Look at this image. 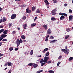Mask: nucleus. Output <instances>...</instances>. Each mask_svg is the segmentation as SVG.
Returning a JSON list of instances; mask_svg holds the SVG:
<instances>
[{
	"label": "nucleus",
	"mask_w": 73,
	"mask_h": 73,
	"mask_svg": "<svg viewBox=\"0 0 73 73\" xmlns=\"http://www.w3.org/2000/svg\"><path fill=\"white\" fill-rule=\"evenodd\" d=\"M69 37V35H68L66 36L65 37V39H67V38H68Z\"/></svg>",
	"instance_id": "nucleus-36"
},
{
	"label": "nucleus",
	"mask_w": 73,
	"mask_h": 73,
	"mask_svg": "<svg viewBox=\"0 0 73 73\" xmlns=\"http://www.w3.org/2000/svg\"><path fill=\"white\" fill-rule=\"evenodd\" d=\"M13 47H10L9 48V50L10 51H12V50H13Z\"/></svg>",
	"instance_id": "nucleus-33"
},
{
	"label": "nucleus",
	"mask_w": 73,
	"mask_h": 73,
	"mask_svg": "<svg viewBox=\"0 0 73 73\" xmlns=\"http://www.w3.org/2000/svg\"><path fill=\"white\" fill-rule=\"evenodd\" d=\"M19 40L20 39H18L17 40V41L15 43L16 44H17V47H18L19 45H20V43L19 42Z\"/></svg>",
	"instance_id": "nucleus-4"
},
{
	"label": "nucleus",
	"mask_w": 73,
	"mask_h": 73,
	"mask_svg": "<svg viewBox=\"0 0 73 73\" xmlns=\"http://www.w3.org/2000/svg\"><path fill=\"white\" fill-rule=\"evenodd\" d=\"M3 22V21H2V19H0V23H2Z\"/></svg>",
	"instance_id": "nucleus-51"
},
{
	"label": "nucleus",
	"mask_w": 73,
	"mask_h": 73,
	"mask_svg": "<svg viewBox=\"0 0 73 73\" xmlns=\"http://www.w3.org/2000/svg\"><path fill=\"white\" fill-rule=\"evenodd\" d=\"M45 64V63H43V62L41 64V66H44V65Z\"/></svg>",
	"instance_id": "nucleus-35"
},
{
	"label": "nucleus",
	"mask_w": 73,
	"mask_h": 73,
	"mask_svg": "<svg viewBox=\"0 0 73 73\" xmlns=\"http://www.w3.org/2000/svg\"><path fill=\"white\" fill-rule=\"evenodd\" d=\"M17 29H18V31H20V28H17Z\"/></svg>",
	"instance_id": "nucleus-61"
},
{
	"label": "nucleus",
	"mask_w": 73,
	"mask_h": 73,
	"mask_svg": "<svg viewBox=\"0 0 73 73\" xmlns=\"http://www.w3.org/2000/svg\"><path fill=\"white\" fill-rule=\"evenodd\" d=\"M2 45V42H0V46H1Z\"/></svg>",
	"instance_id": "nucleus-62"
},
{
	"label": "nucleus",
	"mask_w": 73,
	"mask_h": 73,
	"mask_svg": "<svg viewBox=\"0 0 73 73\" xmlns=\"http://www.w3.org/2000/svg\"><path fill=\"white\" fill-rule=\"evenodd\" d=\"M64 7H66V6H67L68 5V4L65 3V4H64Z\"/></svg>",
	"instance_id": "nucleus-48"
},
{
	"label": "nucleus",
	"mask_w": 73,
	"mask_h": 73,
	"mask_svg": "<svg viewBox=\"0 0 73 73\" xmlns=\"http://www.w3.org/2000/svg\"><path fill=\"white\" fill-rule=\"evenodd\" d=\"M3 38H2V37H0V41H1V40H3Z\"/></svg>",
	"instance_id": "nucleus-52"
},
{
	"label": "nucleus",
	"mask_w": 73,
	"mask_h": 73,
	"mask_svg": "<svg viewBox=\"0 0 73 73\" xmlns=\"http://www.w3.org/2000/svg\"><path fill=\"white\" fill-rule=\"evenodd\" d=\"M36 12L37 13H40V9H37L36 11Z\"/></svg>",
	"instance_id": "nucleus-19"
},
{
	"label": "nucleus",
	"mask_w": 73,
	"mask_h": 73,
	"mask_svg": "<svg viewBox=\"0 0 73 73\" xmlns=\"http://www.w3.org/2000/svg\"><path fill=\"white\" fill-rule=\"evenodd\" d=\"M7 35L6 34H2L1 35V37H2L3 38H4V37H7Z\"/></svg>",
	"instance_id": "nucleus-12"
},
{
	"label": "nucleus",
	"mask_w": 73,
	"mask_h": 73,
	"mask_svg": "<svg viewBox=\"0 0 73 73\" xmlns=\"http://www.w3.org/2000/svg\"><path fill=\"white\" fill-rule=\"evenodd\" d=\"M36 7H32V11H35L36 10Z\"/></svg>",
	"instance_id": "nucleus-21"
},
{
	"label": "nucleus",
	"mask_w": 73,
	"mask_h": 73,
	"mask_svg": "<svg viewBox=\"0 0 73 73\" xmlns=\"http://www.w3.org/2000/svg\"><path fill=\"white\" fill-rule=\"evenodd\" d=\"M57 41V40H51L50 42V43H52V42H55V41Z\"/></svg>",
	"instance_id": "nucleus-28"
},
{
	"label": "nucleus",
	"mask_w": 73,
	"mask_h": 73,
	"mask_svg": "<svg viewBox=\"0 0 73 73\" xmlns=\"http://www.w3.org/2000/svg\"><path fill=\"white\" fill-rule=\"evenodd\" d=\"M34 64V63H31L28 64V65H29V66H32Z\"/></svg>",
	"instance_id": "nucleus-24"
},
{
	"label": "nucleus",
	"mask_w": 73,
	"mask_h": 73,
	"mask_svg": "<svg viewBox=\"0 0 73 73\" xmlns=\"http://www.w3.org/2000/svg\"><path fill=\"white\" fill-rule=\"evenodd\" d=\"M19 42L20 43H23V40L22 39H20L19 40Z\"/></svg>",
	"instance_id": "nucleus-32"
},
{
	"label": "nucleus",
	"mask_w": 73,
	"mask_h": 73,
	"mask_svg": "<svg viewBox=\"0 0 73 73\" xmlns=\"http://www.w3.org/2000/svg\"><path fill=\"white\" fill-rule=\"evenodd\" d=\"M48 73H54V71H53L52 70H50L48 71Z\"/></svg>",
	"instance_id": "nucleus-23"
},
{
	"label": "nucleus",
	"mask_w": 73,
	"mask_h": 73,
	"mask_svg": "<svg viewBox=\"0 0 73 73\" xmlns=\"http://www.w3.org/2000/svg\"><path fill=\"white\" fill-rule=\"evenodd\" d=\"M60 62H58L57 64V66H59V65H60Z\"/></svg>",
	"instance_id": "nucleus-47"
},
{
	"label": "nucleus",
	"mask_w": 73,
	"mask_h": 73,
	"mask_svg": "<svg viewBox=\"0 0 73 73\" xmlns=\"http://www.w3.org/2000/svg\"><path fill=\"white\" fill-rule=\"evenodd\" d=\"M46 41H48V38H46V40H45Z\"/></svg>",
	"instance_id": "nucleus-60"
},
{
	"label": "nucleus",
	"mask_w": 73,
	"mask_h": 73,
	"mask_svg": "<svg viewBox=\"0 0 73 73\" xmlns=\"http://www.w3.org/2000/svg\"><path fill=\"white\" fill-rule=\"evenodd\" d=\"M69 61H72V60H73V57H71L69 58Z\"/></svg>",
	"instance_id": "nucleus-34"
},
{
	"label": "nucleus",
	"mask_w": 73,
	"mask_h": 73,
	"mask_svg": "<svg viewBox=\"0 0 73 73\" xmlns=\"http://www.w3.org/2000/svg\"><path fill=\"white\" fill-rule=\"evenodd\" d=\"M52 15H55L56 14V9H54L51 11Z\"/></svg>",
	"instance_id": "nucleus-3"
},
{
	"label": "nucleus",
	"mask_w": 73,
	"mask_h": 73,
	"mask_svg": "<svg viewBox=\"0 0 73 73\" xmlns=\"http://www.w3.org/2000/svg\"><path fill=\"white\" fill-rule=\"evenodd\" d=\"M49 52H47L45 56H49Z\"/></svg>",
	"instance_id": "nucleus-31"
},
{
	"label": "nucleus",
	"mask_w": 73,
	"mask_h": 73,
	"mask_svg": "<svg viewBox=\"0 0 73 73\" xmlns=\"http://www.w3.org/2000/svg\"><path fill=\"white\" fill-rule=\"evenodd\" d=\"M57 1L55 0L54 1V3H57Z\"/></svg>",
	"instance_id": "nucleus-53"
},
{
	"label": "nucleus",
	"mask_w": 73,
	"mask_h": 73,
	"mask_svg": "<svg viewBox=\"0 0 73 73\" xmlns=\"http://www.w3.org/2000/svg\"><path fill=\"white\" fill-rule=\"evenodd\" d=\"M7 64L8 66H11L13 65V64H12V63L10 62H7Z\"/></svg>",
	"instance_id": "nucleus-8"
},
{
	"label": "nucleus",
	"mask_w": 73,
	"mask_h": 73,
	"mask_svg": "<svg viewBox=\"0 0 73 73\" xmlns=\"http://www.w3.org/2000/svg\"><path fill=\"white\" fill-rule=\"evenodd\" d=\"M65 19V16L63 15L61 16L60 18V20H64Z\"/></svg>",
	"instance_id": "nucleus-9"
},
{
	"label": "nucleus",
	"mask_w": 73,
	"mask_h": 73,
	"mask_svg": "<svg viewBox=\"0 0 73 73\" xmlns=\"http://www.w3.org/2000/svg\"><path fill=\"white\" fill-rule=\"evenodd\" d=\"M72 18H73V15H70L69 16V21H72Z\"/></svg>",
	"instance_id": "nucleus-13"
},
{
	"label": "nucleus",
	"mask_w": 73,
	"mask_h": 73,
	"mask_svg": "<svg viewBox=\"0 0 73 73\" xmlns=\"http://www.w3.org/2000/svg\"><path fill=\"white\" fill-rule=\"evenodd\" d=\"M37 66H38V65L36 64H33V67L34 68H36V67H37Z\"/></svg>",
	"instance_id": "nucleus-18"
},
{
	"label": "nucleus",
	"mask_w": 73,
	"mask_h": 73,
	"mask_svg": "<svg viewBox=\"0 0 73 73\" xmlns=\"http://www.w3.org/2000/svg\"><path fill=\"white\" fill-rule=\"evenodd\" d=\"M49 37V35H48L46 37V38H48Z\"/></svg>",
	"instance_id": "nucleus-57"
},
{
	"label": "nucleus",
	"mask_w": 73,
	"mask_h": 73,
	"mask_svg": "<svg viewBox=\"0 0 73 73\" xmlns=\"http://www.w3.org/2000/svg\"><path fill=\"white\" fill-rule=\"evenodd\" d=\"M62 57V56H60L59 57L58 59H60Z\"/></svg>",
	"instance_id": "nucleus-49"
},
{
	"label": "nucleus",
	"mask_w": 73,
	"mask_h": 73,
	"mask_svg": "<svg viewBox=\"0 0 73 73\" xmlns=\"http://www.w3.org/2000/svg\"><path fill=\"white\" fill-rule=\"evenodd\" d=\"M43 72V70H39L36 72V73H41V72Z\"/></svg>",
	"instance_id": "nucleus-26"
},
{
	"label": "nucleus",
	"mask_w": 73,
	"mask_h": 73,
	"mask_svg": "<svg viewBox=\"0 0 73 73\" xmlns=\"http://www.w3.org/2000/svg\"><path fill=\"white\" fill-rule=\"evenodd\" d=\"M26 19V17H25V16H23L22 18V19L23 20H25Z\"/></svg>",
	"instance_id": "nucleus-44"
},
{
	"label": "nucleus",
	"mask_w": 73,
	"mask_h": 73,
	"mask_svg": "<svg viewBox=\"0 0 73 73\" xmlns=\"http://www.w3.org/2000/svg\"><path fill=\"white\" fill-rule=\"evenodd\" d=\"M8 73H11V70L9 71Z\"/></svg>",
	"instance_id": "nucleus-63"
},
{
	"label": "nucleus",
	"mask_w": 73,
	"mask_h": 73,
	"mask_svg": "<svg viewBox=\"0 0 73 73\" xmlns=\"http://www.w3.org/2000/svg\"><path fill=\"white\" fill-rule=\"evenodd\" d=\"M2 22H5V21H6V19H5V17H3V18L2 19Z\"/></svg>",
	"instance_id": "nucleus-22"
},
{
	"label": "nucleus",
	"mask_w": 73,
	"mask_h": 73,
	"mask_svg": "<svg viewBox=\"0 0 73 73\" xmlns=\"http://www.w3.org/2000/svg\"><path fill=\"white\" fill-rule=\"evenodd\" d=\"M46 63L47 64H50V63H52V62L50 60H49L48 62V61H47V63Z\"/></svg>",
	"instance_id": "nucleus-42"
},
{
	"label": "nucleus",
	"mask_w": 73,
	"mask_h": 73,
	"mask_svg": "<svg viewBox=\"0 0 73 73\" xmlns=\"http://www.w3.org/2000/svg\"><path fill=\"white\" fill-rule=\"evenodd\" d=\"M7 41V40L6 39H3L2 40V41Z\"/></svg>",
	"instance_id": "nucleus-41"
},
{
	"label": "nucleus",
	"mask_w": 73,
	"mask_h": 73,
	"mask_svg": "<svg viewBox=\"0 0 73 73\" xmlns=\"http://www.w3.org/2000/svg\"><path fill=\"white\" fill-rule=\"evenodd\" d=\"M22 5L23 7H27V5Z\"/></svg>",
	"instance_id": "nucleus-55"
},
{
	"label": "nucleus",
	"mask_w": 73,
	"mask_h": 73,
	"mask_svg": "<svg viewBox=\"0 0 73 73\" xmlns=\"http://www.w3.org/2000/svg\"><path fill=\"white\" fill-rule=\"evenodd\" d=\"M3 10V8H1V7H0V12Z\"/></svg>",
	"instance_id": "nucleus-58"
},
{
	"label": "nucleus",
	"mask_w": 73,
	"mask_h": 73,
	"mask_svg": "<svg viewBox=\"0 0 73 73\" xmlns=\"http://www.w3.org/2000/svg\"><path fill=\"white\" fill-rule=\"evenodd\" d=\"M16 33V31H13L12 32V35H15Z\"/></svg>",
	"instance_id": "nucleus-29"
},
{
	"label": "nucleus",
	"mask_w": 73,
	"mask_h": 73,
	"mask_svg": "<svg viewBox=\"0 0 73 73\" xmlns=\"http://www.w3.org/2000/svg\"><path fill=\"white\" fill-rule=\"evenodd\" d=\"M21 38H22V39H25L26 38L25 36L22 35L21 36Z\"/></svg>",
	"instance_id": "nucleus-20"
},
{
	"label": "nucleus",
	"mask_w": 73,
	"mask_h": 73,
	"mask_svg": "<svg viewBox=\"0 0 73 73\" xmlns=\"http://www.w3.org/2000/svg\"><path fill=\"white\" fill-rule=\"evenodd\" d=\"M3 31H4V29H1L0 30V33L1 34V33H2L3 32Z\"/></svg>",
	"instance_id": "nucleus-30"
},
{
	"label": "nucleus",
	"mask_w": 73,
	"mask_h": 73,
	"mask_svg": "<svg viewBox=\"0 0 73 73\" xmlns=\"http://www.w3.org/2000/svg\"><path fill=\"white\" fill-rule=\"evenodd\" d=\"M53 38H54V37L53 36H50V39L51 40H53Z\"/></svg>",
	"instance_id": "nucleus-45"
},
{
	"label": "nucleus",
	"mask_w": 73,
	"mask_h": 73,
	"mask_svg": "<svg viewBox=\"0 0 73 73\" xmlns=\"http://www.w3.org/2000/svg\"><path fill=\"white\" fill-rule=\"evenodd\" d=\"M23 28L24 29H26L27 27V25L26 24H25V25L23 26Z\"/></svg>",
	"instance_id": "nucleus-17"
},
{
	"label": "nucleus",
	"mask_w": 73,
	"mask_h": 73,
	"mask_svg": "<svg viewBox=\"0 0 73 73\" xmlns=\"http://www.w3.org/2000/svg\"><path fill=\"white\" fill-rule=\"evenodd\" d=\"M37 17H36L35 19H34V21H35V20H36V19H37Z\"/></svg>",
	"instance_id": "nucleus-54"
},
{
	"label": "nucleus",
	"mask_w": 73,
	"mask_h": 73,
	"mask_svg": "<svg viewBox=\"0 0 73 73\" xmlns=\"http://www.w3.org/2000/svg\"><path fill=\"white\" fill-rule=\"evenodd\" d=\"M8 30H6L5 31H4L3 32V33L4 34H7V33H8Z\"/></svg>",
	"instance_id": "nucleus-15"
},
{
	"label": "nucleus",
	"mask_w": 73,
	"mask_h": 73,
	"mask_svg": "<svg viewBox=\"0 0 73 73\" xmlns=\"http://www.w3.org/2000/svg\"><path fill=\"white\" fill-rule=\"evenodd\" d=\"M66 31L67 32H69L70 31V29H69V28H67L66 29Z\"/></svg>",
	"instance_id": "nucleus-39"
},
{
	"label": "nucleus",
	"mask_w": 73,
	"mask_h": 73,
	"mask_svg": "<svg viewBox=\"0 0 73 73\" xmlns=\"http://www.w3.org/2000/svg\"><path fill=\"white\" fill-rule=\"evenodd\" d=\"M7 63H6V64H5L4 65V66H7Z\"/></svg>",
	"instance_id": "nucleus-59"
},
{
	"label": "nucleus",
	"mask_w": 73,
	"mask_h": 73,
	"mask_svg": "<svg viewBox=\"0 0 73 73\" xmlns=\"http://www.w3.org/2000/svg\"><path fill=\"white\" fill-rule=\"evenodd\" d=\"M8 69V68L6 67L5 68V70H6V69Z\"/></svg>",
	"instance_id": "nucleus-64"
},
{
	"label": "nucleus",
	"mask_w": 73,
	"mask_h": 73,
	"mask_svg": "<svg viewBox=\"0 0 73 73\" xmlns=\"http://www.w3.org/2000/svg\"><path fill=\"white\" fill-rule=\"evenodd\" d=\"M16 17V15L15 14H13L11 17V19H15Z\"/></svg>",
	"instance_id": "nucleus-5"
},
{
	"label": "nucleus",
	"mask_w": 73,
	"mask_h": 73,
	"mask_svg": "<svg viewBox=\"0 0 73 73\" xmlns=\"http://www.w3.org/2000/svg\"><path fill=\"white\" fill-rule=\"evenodd\" d=\"M43 27L44 28H45L46 30H47V29H48V27L47 25H43Z\"/></svg>",
	"instance_id": "nucleus-14"
},
{
	"label": "nucleus",
	"mask_w": 73,
	"mask_h": 73,
	"mask_svg": "<svg viewBox=\"0 0 73 73\" xmlns=\"http://www.w3.org/2000/svg\"><path fill=\"white\" fill-rule=\"evenodd\" d=\"M49 50V48H46L44 49V50L45 51H47Z\"/></svg>",
	"instance_id": "nucleus-40"
},
{
	"label": "nucleus",
	"mask_w": 73,
	"mask_h": 73,
	"mask_svg": "<svg viewBox=\"0 0 73 73\" xmlns=\"http://www.w3.org/2000/svg\"><path fill=\"white\" fill-rule=\"evenodd\" d=\"M59 15H61V16H65L66 17L68 16V14H66L65 13H59Z\"/></svg>",
	"instance_id": "nucleus-7"
},
{
	"label": "nucleus",
	"mask_w": 73,
	"mask_h": 73,
	"mask_svg": "<svg viewBox=\"0 0 73 73\" xmlns=\"http://www.w3.org/2000/svg\"><path fill=\"white\" fill-rule=\"evenodd\" d=\"M69 12L70 13H72V10L70 9L69 10Z\"/></svg>",
	"instance_id": "nucleus-38"
},
{
	"label": "nucleus",
	"mask_w": 73,
	"mask_h": 73,
	"mask_svg": "<svg viewBox=\"0 0 73 73\" xmlns=\"http://www.w3.org/2000/svg\"><path fill=\"white\" fill-rule=\"evenodd\" d=\"M36 25V23H33L31 24V27L32 28H33V27H35V25Z\"/></svg>",
	"instance_id": "nucleus-16"
},
{
	"label": "nucleus",
	"mask_w": 73,
	"mask_h": 73,
	"mask_svg": "<svg viewBox=\"0 0 73 73\" xmlns=\"http://www.w3.org/2000/svg\"><path fill=\"white\" fill-rule=\"evenodd\" d=\"M33 50H32L30 52V55H32L33 54Z\"/></svg>",
	"instance_id": "nucleus-27"
},
{
	"label": "nucleus",
	"mask_w": 73,
	"mask_h": 73,
	"mask_svg": "<svg viewBox=\"0 0 73 73\" xmlns=\"http://www.w3.org/2000/svg\"><path fill=\"white\" fill-rule=\"evenodd\" d=\"M43 58H42L40 61V64H41V63H42V62H43V61H44V60H43Z\"/></svg>",
	"instance_id": "nucleus-43"
},
{
	"label": "nucleus",
	"mask_w": 73,
	"mask_h": 73,
	"mask_svg": "<svg viewBox=\"0 0 73 73\" xmlns=\"http://www.w3.org/2000/svg\"><path fill=\"white\" fill-rule=\"evenodd\" d=\"M9 26L10 28H11V27H12V23H9Z\"/></svg>",
	"instance_id": "nucleus-37"
},
{
	"label": "nucleus",
	"mask_w": 73,
	"mask_h": 73,
	"mask_svg": "<svg viewBox=\"0 0 73 73\" xmlns=\"http://www.w3.org/2000/svg\"><path fill=\"white\" fill-rule=\"evenodd\" d=\"M49 57L48 56H45L44 57V58L43 60V62H46V63H47V60H49Z\"/></svg>",
	"instance_id": "nucleus-2"
},
{
	"label": "nucleus",
	"mask_w": 73,
	"mask_h": 73,
	"mask_svg": "<svg viewBox=\"0 0 73 73\" xmlns=\"http://www.w3.org/2000/svg\"><path fill=\"white\" fill-rule=\"evenodd\" d=\"M3 28V25L0 26V28Z\"/></svg>",
	"instance_id": "nucleus-56"
},
{
	"label": "nucleus",
	"mask_w": 73,
	"mask_h": 73,
	"mask_svg": "<svg viewBox=\"0 0 73 73\" xmlns=\"http://www.w3.org/2000/svg\"><path fill=\"white\" fill-rule=\"evenodd\" d=\"M52 32L51 31V30H50V29H49L48 30V31L47 32V33L48 34V35H50V34Z\"/></svg>",
	"instance_id": "nucleus-11"
},
{
	"label": "nucleus",
	"mask_w": 73,
	"mask_h": 73,
	"mask_svg": "<svg viewBox=\"0 0 73 73\" xmlns=\"http://www.w3.org/2000/svg\"><path fill=\"white\" fill-rule=\"evenodd\" d=\"M61 50H62V51H63L65 53H66L67 54H68V53H69V49H67V50L62 49H61Z\"/></svg>",
	"instance_id": "nucleus-1"
},
{
	"label": "nucleus",
	"mask_w": 73,
	"mask_h": 73,
	"mask_svg": "<svg viewBox=\"0 0 73 73\" xmlns=\"http://www.w3.org/2000/svg\"><path fill=\"white\" fill-rule=\"evenodd\" d=\"M56 19V18L54 17H52L51 18V20L52 21H55Z\"/></svg>",
	"instance_id": "nucleus-25"
},
{
	"label": "nucleus",
	"mask_w": 73,
	"mask_h": 73,
	"mask_svg": "<svg viewBox=\"0 0 73 73\" xmlns=\"http://www.w3.org/2000/svg\"><path fill=\"white\" fill-rule=\"evenodd\" d=\"M26 11V13H31V10H29V8H27V9Z\"/></svg>",
	"instance_id": "nucleus-6"
},
{
	"label": "nucleus",
	"mask_w": 73,
	"mask_h": 73,
	"mask_svg": "<svg viewBox=\"0 0 73 73\" xmlns=\"http://www.w3.org/2000/svg\"><path fill=\"white\" fill-rule=\"evenodd\" d=\"M19 50V48L18 47L15 48V51H17V50Z\"/></svg>",
	"instance_id": "nucleus-46"
},
{
	"label": "nucleus",
	"mask_w": 73,
	"mask_h": 73,
	"mask_svg": "<svg viewBox=\"0 0 73 73\" xmlns=\"http://www.w3.org/2000/svg\"><path fill=\"white\" fill-rule=\"evenodd\" d=\"M44 2L46 4V5H49V2L48 0H44Z\"/></svg>",
	"instance_id": "nucleus-10"
},
{
	"label": "nucleus",
	"mask_w": 73,
	"mask_h": 73,
	"mask_svg": "<svg viewBox=\"0 0 73 73\" xmlns=\"http://www.w3.org/2000/svg\"><path fill=\"white\" fill-rule=\"evenodd\" d=\"M3 55H4L3 54H1V53H0V57H1V56H3Z\"/></svg>",
	"instance_id": "nucleus-50"
}]
</instances>
